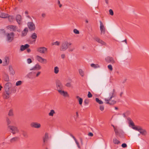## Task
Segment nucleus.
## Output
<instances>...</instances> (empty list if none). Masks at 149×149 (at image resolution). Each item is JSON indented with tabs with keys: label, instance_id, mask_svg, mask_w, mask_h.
I'll return each mask as SVG.
<instances>
[{
	"label": "nucleus",
	"instance_id": "f257e3e1",
	"mask_svg": "<svg viewBox=\"0 0 149 149\" xmlns=\"http://www.w3.org/2000/svg\"><path fill=\"white\" fill-rule=\"evenodd\" d=\"M115 92V90L113 89L112 91L110 92L109 93L110 97L107 98H105L104 99V100L106 103L110 104H114L116 103V102L114 100H111L112 98L114 96V93Z\"/></svg>",
	"mask_w": 149,
	"mask_h": 149
},
{
	"label": "nucleus",
	"instance_id": "f03ea898",
	"mask_svg": "<svg viewBox=\"0 0 149 149\" xmlns=\"http://www.w3.org/2000/svg\"><path fill=\"white\" fill-rule=\"evenodd\" d=\"M72 45V43L68 42V41H64L61 44L60 47V50L61 51H65L66 50L69 46Z\"/></svg>",
	"mask_w": 149,
	"mask_h": 149
},
{
	"label": "nucleus",
	"instance_id": "7ed1b4c3",
	"mask_svg": "<svg viewBox=\"0 0 149 149\" xmlns=\"http://www.w3.org/2000/svg\"><path fill=\"white\" fill-rule=\"evenodd\" d=\"M8 128L9 131L13 134H15L19 132L18 128L14 125H9L8 126Z\"/></svg>",
	"mask_w": 149,
	"mask_h": 149
},
{
	"label": "nucleus",
	"instance_id": "20e7f679",
	"mask_svg": "<svg viewBox=\"0 0 149 149\" xmlns=\"http://www.w3.org/2000/svg\"><path fill=\"white\" fill-rule=\"evenodd\" d=\"M132 128L134 130H137L139 131L142 135H145L147 134V132L145 130L142 129L140 127H133Z\"/></svg>",
	"mask_w": 149,
	"mask_h": 149
},
{
	"label": "nucleus",
	"instance_id": "39448f33",
	"mask_svg": "<svg viewBox=\"0 0 149 149\" xmlns=\"http://www.w3.org/2000/svg\"><path fill=\"white\" fill-rule=\"evenodd\" d=\"M6 40L9 42L12 41L13 39L14 33H7L6 35Z\"/></svg>",
	"mask_w": 149,
	"mask_h": 149
},
{
	"label": "nucleus",
	"instance_id": "423d86ee",
	"mask_svg": "<svg viewBox=\"0 0 149 149\" xmlns=\"http://www.w3.org/2000/svg\"><path fill=\"white\" fill-rule=\"evenodd\" d=\"M27 25L29 29L31 31H33L35 29V25L32 22H28Z\"/></svg>",
	"mask_w": 149,
	"mask_h": 149
},
{
	"label": "nucleus",
	"instance_id": "0eeeda50",
	"mask_svg": "<svg viewBox=\"0 0 149 149\" xmlns=\"http://www.w3.org/2000/svg\"><path fill=\"white\" fill-rule=\"evenodd\" d=\"M37 51L41 54H45L47 51V49L45 47H40L37 48Z\"/></svg>",
	"mask_w": 149,
	"mask_h": 149
},
{
	"label": "nucleus",
	"instance_id": "6e6552de",
	"mask_svg": "<svg viewBox=\"0 0 149 149\" xmlns=\"http://www.w3.org/2000/svg\"><path fill=\"white\" fill-rule=\"evenodd\" d=\"M30 125L31 127L37 129L40 128L41 127L40 124L36 122H32Z\"/></svg>",
	"mask_w": 149,
	"mask_h": 149
},
{
	"label": "nucleus",
	"instance_id": "1a4fd4ad",
	"mask_svg": "<svg viewBox=\"0 0 149 149\" xmlns=\"http://www.w3.org/2000/svg\"><path fill=\"white\" fill-rule=\"evenodd\" d=\"M56 87L57 89V91L58 90H61L62 89L63 87V86L62 83L60 80H57L56 81Z\"/></svg>",
	"mask_w": 149,
	"mask_h": 149
},
{
	"label": "nucleus",
	"instance_id": "9d476101",
	"mask_svg": "<svg viewBox=\"0 0 149 149\" xmlns=\"http://www.w3.org/2000/svg\"><path fill=\"white\" fill-rule=\"evenodd\" d=\"M36 59L39 62L42 63L43 62L46 63L47 62V60L46 59L42 58V57L37 55L36 56Z\"/></svg>",
	"mask_w": 149,
	"mask_h": 149
},
{
	"label": "nucleus",
	"instance_id": "9b49d317",
	"mask_svg": "<svg viewBox=\"0 0 149 149\" xmlns=\"http://www.w3.org/2000/svg\"><path fill=\"white\" fill-rule=\"evenodd\" d=\"M112 126L113 128L116 135L117 136L119 135L122 130L119 129L117 126H115L113 125H112Z\"/></svg>",
	"mask_w": 149,
	"mask_h": 149
},
{
	"label": "nucleus",
	"instance_id": "f8f14e48",
	"mask_svg": "<svg viewBox=\"0 0 149 149\" xmlns=\"http://www.w3.org/2000/svg\"><path fill=\"white\" fill-rule=\"evenodd\" d=\"M41 68V66L38 63L36 64L33 67L31 68L29 70L30 71L39 70Z\"/></svg>",
	"mask_w": 149,
	"mask_h": 149
},
{
	"label": "nucleus",
	"instance_id": "ddd939ff",
	"mask_svg": "<svg viewBox=\"0 0 149 149\" xmlns=\"http://www.w3.org/2000/svg\"><path fill=\"white\" fill-rule=\"evenodd\" d=\"M58 91L59 93L65 97H68L69 95L67 92L61 90H58Z\"/></svg>",
	"mask_w": 149,
	"mask_h": 149
},
{
	"label": "nucleus",
	"instance_id": "4468645a",
	"mask_svg": "<svg viewBox=\"0 0 149 149\" xmlns=\"http://www.w3.org/2000/svg\"><path fill=\"white\" fill-rule=\"evenodd\" d=\"M22 17L19 15H17L16 17V20L19 25L22 24Z\"/></svg>",
	"mask_w": 149,
	"mask_h": 149
},
{
	"label": "nucleus",
	"instance_id": "2eb2a0df",
	"mask_svg": "<svg viewBox=\"0 0 149 149\" xmlns=\"http://www.w3.org/2000/svg\"><path fill=\"white\" fill-rule=\"evenodd\" d=\"M95 40L101 44L102 45L106 46L107 45L106 43L103 41L102 40L98 38H95Z\"/></svg>",
	"mask_w": 149,
	"mask_h": 149
},
{
	"label": "nucleus",
	"instance_id": "dca6fc26",
	"mask_svg": "<svg viewBox=\"0 0 149 149\" xmlns=\"http://www.w3.org/2000/svg\"><path fill=\"white\" fill-rule=\"evenodd\" d=\"M105 61L108 62L113 63H115V61L111 57L108 56L105 58Z\"/></svg>",
	"mask_w": 149,
	"mask_h": 149
},
{
	"label": "nucleus",
	"instance_id": "f3484780",
	"mask_svg": "<svg viewBox=\"0 0 149 149\" xmlns=\"http://www.w3.org/2000/svg\"><path fill=\"white\" fill-rule=\"evenodd\" d=\"M5 91L6 94L5 95V98H8L9 97V95L11 93V92L10 91V88H5Z\"/></svg>",
	"mask_w": 149,
	"mask_h": 149
},
{
	"label": "nucleus",
	"instance_id": "a211bd4d",
	"mask_svg": "<svg viewBox=\"0 0 149 149\" xmlns=\"http://www.w3.org/2000/svg\"><path fill=\"white\" fill-rule=\"evenodd\" d=\"M8 69L10 74L12 76L14 75L15 74V72L11 65H10L9 66Z\"/></svg>",
	"mask_w": 149,
	"mask_h": 149
},
{
	"label": "nucleus",
	"instance_id": "6ab92c4d",
	"mask_svg": "<svg viewBox=\"0 0 149 149\" xmlns=\"http://www.w3.org/2000/svg\"><path fill=\"white\" fill-rule=\"evenodd\" d=\"M9 62V59L8 58L6 57H5L3 62V64L4 66H6L8 65Z\"/></svg>",
	"mask_w": 149,
	"mask_h": 149
},
{
	"label": "nucleus",
	"instance_id": "aec40b11",
	"mask_svg": "<svg viewBox=\"0 0 149 149\" xmlns=\"http://www.w3.org/2000/svg\"><path fill=\"white\" fill-rule=\"evenodd\" d=\"M29 46V45L26 44L25 45H22L20 47V50L21 51H23L26 49L28 48Z\"/></svg>",
	"mask_w": 149,
	"mask_h": 149
},
{
	"label": "nucleus",
	"instance_id": "412c9836",
	"mask_svg": "<svg viewBox=\"0 0 149 149\" xmlns=\"http://www.w3.org/2000/svg\"><path fill=\"white\" fill-rule=\"evenodd\" d=\"M28 32V29L27 28H25L22 31V36H24L26 35Z\"/></svg>",
	"mask_w": 149,
	"mask_h": 149
},
{
	"label": "nucleus",
	"instance_id": "4be33fe9",
	"mask_svg": "<svg viewBox=\"0 0 149 149\" xmlns=\"http://www.w3.org/2000/svg\"><path fill=\"white\" fill-rule=\"evenodd\" d=\"M59 71V68L58 66H55L54 68V72L55 74H58Z\"/></svg>",
	"mask_w": 149,
	"mask_h": 149
},
{
	"label": "nucleus",
	"instance_id": "5701e85b",
	"mask_svg": "<svg viewBox=\"0 0 149 149\" xmlns=\"http://www.w3.org/2000/svg\"><path fill=\"white\" fill-rule=\"evenodd\" d=\"M127 120L129 121V125L132 126V128L133 127H135L134 123L130 118H128Z\"/></svg>",
	"mask_w": 149,
	"mask_h": 149
},
{
	"label": "nucleus",
	"instance_id": "b1692460",
	"mask_svg": "<svg viewBox=\"0 0 149 149\" xmlns=\"http://www.w3.org/2000/svg\"><path fill=\"white\" fill-rule=\"evenodd\" d=\"M45 136L43 139L44 142H45L47 141L49 138L48 134L47 133H45Z\"/></svg>",
	"mask_w": 149,
	"mask_h": 149
},
{
	"label": "nucleus",
	"instance_id": "393cba45",
	"mask_svg": "<svg viewBox=\"0 0 149 149\" xmlns=\"http://www.w3.org/2000/svg\"><path fill=\"white\" fill-rule=\"evenodd\" d=\"M55 113V112L54 111L53 109H52L50 111V112L49 113L48 115L50 116H53L54 115Z\"/></svg>",
	"mask_w": 149,
	"mask_h": 149
},
{
	"label": "nucleus",
	"instance_id": "a878e982",
	"mask_svg": "<svg viewBox=\"0 0 149 149\" xmlns=\"http://www.w3.org/2000/svg\"><path fill=\"white\" fill-rule=\"evenodd\" d=\"M78 71L81 77H83L84 74V71L81 69H79Z\"/></svg>",
	"mask_w": 149,
	"mask_h": 149
},
{
	"label": "nucleus",
	"instance_id": "bb28decb",
	"mask_svg": "<svg viewBox=\"0 0 149 149\" xmlns=\"http://www.w3.org/2000/svg\"><path fill=\"white\" fill-rule=\"evenodd\" d=\"M99 22L100 23V29H105L104 25L102 21H100Z\"/></svg>",
	"mask_w": 149,
	"mask_h": 149
},
{
	"label": "nucleus",
	"instance_id": "cd10ccee",
	"mask_svg": "<svg viewBox=\"0 0 149 149\" xmlns=\"http://www.w3.org/2000/svg\"><path fill=\"white\" fill-rule=\"evenodd\" d=\"M8 17V14L5 13H2L0 15V17L3 18H5Z\"/></svg>",
	"mask_w": 149,
	"mask_h": 149
},
{
	"label": "nucleus",
	"instance_id": "c85d7f7f",
	"mask_svg": "<svg viewBox=\"0 0 149 149\" xmlns=\"http://www.w3.org/2000/svg\"><path fill=\"white\" fill-rule=\"evenodd\" d=\"M91 66L94 68H99V66L98 64H95L93 63L91 64Z\"/></svg>",
	"mask_w": 149,
	"mask_h": 149
},
{
	"label": "nucleus",
	"instance_id": "c756f323",
	"mask_svg": "<svg viewBox=\"0 0 149 149\" xmlns=\"http://www.w3.org/2000/svg\"><path fill=\"white\" fill-rule=\"evenodd\" d=\"M113 143L115 144H118L120 143V141L116 138H114L113 140Z\"/></svg>",
	"mask_w": 149,
	"mask_h": 149
},
{
	"label": "nucleus",
	"instance_id": "7c9ffc66",
	"mask_svg": "<svg viewBox=\"0 0 149 149\" xmlns=\"http://www.w3.org/2000/svg\"><path fill=\"white\" fill-rule=\"evenodd\" d=\"M31 38L33 39H36L37 38V35L36 33H33L31 36Z\"/></svg>",
	"mask_w": 149,
	"mask_h": 149
},
{
	"label": "nucleus",
	"instance_id": "2f4dec72",
	"mask_svg": "<svg viewBox=\"0 0 149 149\" xmlns=\"http://www.w3.org/2000/svg\"><path fill=\"white\" fill-rule=\"evenodd\" d=\"M95 100L97 102L100 104H103V102L102 101L100 100L97 98H95Z\"/></svg>",
	"mask_w": 149,
	"mask_h": 149
},
{
	"label": "nucleus",
	"instance_id": "473e14b6",
	"mask_svg": "<svg viewBox=\"0 0 149 149\" xmlns=\"http://www.w3.org/2000/svg\"><path fill=\"white\" fill-rule=\"evenodd\" d=\"M8 115L10 116H12L13 115V110L12 109H10L8 113Z\"/></svg>",
	"mask_w": 149,
	"mask_h": 149
},
{
	"label": "nucleus",
	"instance_id": "72a5a7b5",
	"mask_svg": "<svg viewBox=\"0 0 149 149\" xmlns=\"http://www.w3.org/2000/svg\"><path fill=\"white\" fill-rule=\"evenodd\" d=\"M4 80L6 81H9V78L8 76L6 74L4 77Z\"/></svg>",
	"mask_w": 149,
	"mask_h": 149
},
{
	"label": "nucleus",
	"instance_id": "f704fd0d",
	"mask_svg": "<svg viewBox=\"0 0 149 149\" xmlns=\"http://www.w3.org/2000/svg\"><path fill=\"white\" fill-rule=\"evenodd\" d=\"M100 34H104L105 33V29H100Z\"/></svg>",
	"mask_w": 149,
	"mask_h": 149
},
{
	"label": "nucleus",
	"instance_id": "c9c22d12",
	"mask_svg": "<svg viewBox=\"0 0 149 149\" xmlns=\"http://www.w3.org/2000/svg\"><path fill=\"white\" fill-rule=\"evenodd\" d=\"M22 82L21 81H17L15 84V85L16 86H19L21 85L22 84Z\"/></svg>",
	"mask_w": 149,
	"mask_h": 149
},
{
	"label": "nucleus",
	"instance_id": "e433bc0d",
	"mask_svg": "<svg viewBox=\"0 0 149 149\" xmlns=\"http://www.w3.org/2000/svg\"><path fill=\"white\" fill-rule=\"evenodd\" d=\"M11 84L9 83H7L5 86V88H10V86Z\"/></svg>",
	"mask_w": 149,
	"mask_h": 149
},
{
	"label": "nucleus",
	"instance_id": "4c0bfd02",
	"mask_svg": "<svg viewBox=\"0 0 149 149\" xmlns=\"http://www.w3.org/2000/svg\"><path fill=\"white\" fill-rule=\"evenodd\" d=\"M14 19V18L13 16H10L8 17V20L10 22H12Z\"/></svg>",
	"mask_w": 149,
	"mask_h": 149
},
{
	"label": "nucleus",
	"instance_id": "58836bf2",
	"mask_svg": "<svg viewBox=\"0 0 149 149\" xmlns=\"http://www.w3.org/2000/svg\"><path fill=\"white\" fill-rule=\"evenodd\" d=\"M17 140V137H15L11 139L10 140V141L11 142H13L15 141H16Z\"/></svg>",
	"mask_w": 149,
	"mask_h": 149
},
{
	"label": "nucleus",
	"instance_id": "ea45409f",
	"mask_svg": "<svg viewBox=\"0 0 149 149\" xmlns=\"http://www.w3.org/2000/svg\"><path fill=\"white\" fill-rule=\"evenodd\" d=\"M60 43L58 41H56L52 43V45H56L58 46L59 45Z\"/></svg>",
	"mask_w": 149,
	"mask_h": 149
},
{
	"label": "nucleus",
	"instance_id": "a19ab883",
	"mask_svg": "<svg viewBox=\"0 0 149 149\" xmlns=\"http://www.w3.org/2000/svg\"><path fill=\"white\" fill-rule=\"evenodd\" d=\"M65 86L68 87H70L71 86V82H67L65 84Z\"/></svg>",
	"mask_w": 149,
	"mask_h": 149
},
{
	"label": "nucleus",
	"instance_id": "79ce46f5",
	"mask_svg": "<svg viewBox=\"0 0 149 149\" xmlns=\"http://www.w3.org/2000/svg\"><path fill=\"white\" fill-rule=\"evenodd\" d=\"M6 122L7 123V125H10L11 123V121L8 118H7L6 119Z\"/></svg>",
	"mask_w": 149,
	"mask_h": 149
},
{
	"label": "nucleus",
	"instance_id": "37998d69",
	"mask_svg": "<svg viewBox=\"0 0 149 149\" xmlns=\"http://www.w3.org/2000/svg\"><path fill=\"white\" fill-rule=\"evenodd\" d=\"M78 101L79 102V104L80 105H81L82 104V102H83V100L81 98L78 100Z\"/></svg>",
	"mask_w": 149,
	"mask_h": 149
},
{
	"label": "nucleus",
	"instance_id": "c03bdc74",
	"mask_svg": "<svg viewBox=\"0 0 149 149\" xmlns=\"http://www.w3.org/2000/svg\"><path fill=\"white\" fill-rule=\"evenodd\" d=\"M27 62L28 64H30L32 62V61L31 58H29L27 59Z\"/></svg>",
	"mask_w": 149,
	"mask_h": 149
},
{
	"label": "nucleus",
	"instance_id": "a18cd8bd",
	"mask_svg": "<svg viewBox=\"0 0 149 149\" xmlns=\"http://www.w3.org/2000/svg\"><path fill=\"white\" fill-rule=\"evenodd\" d=\"M74 32L76 34H79V31L76 29H74L73 30Z\"/></svg>",
	"mask_w": 149,
	"mask_h": 149
},
{
	"label": "nucleus",
	"instance_id": "49530a36",
	"mask_svg": "<svg viewBox=\"0 0 149 149\" xmlns=\"http://www.w3.org/2000/svg\"><path fill=\"white\" fill-rule=\"evenodd\" d=\"M9 28L11 29V30H14L16 29V26H10Z\"/></svg>",
	"mask_w": 149,
	"mask_h": 149
},
{
	"label": "nucleus",
	"instance_id": "de8ad7c7",
	"mask_svg": "<svg viewBox=\"0 0 149 149\" xmlns=\"http://www.w3.org/2000/svg\"><path fill=\"white\" fill-rule=\"evenodd\" d=\"M109 14L111 15H113V12L112 9H110L109 10Z\"/></svg>",
	"mask_w": 149,
	"mask_h": 149
},
{
	"label": "nucleus",
	"instance_id": "09e8293b",
	"mask_svg": "<svg viewBox=\"0 0 149 149\" xmlns=\"http://www.w3.org/2000/svg\"><path fill=\"white\" fill-rule=\"evenodd\" d=\"M100 109L101 111H103L104 109V106L103 105H100Z\"/></svg>",
	"mask_w": 149,
	"mask_h": 149
},
{
	"label": "nucleus",
	"instance_id": "8fccbe9b",
	"mask_svg": "<svg viewBox=\"0 0 149 149\" xmlns=\"http://www.w3.org/2000/svg\"><path fill=\"white\" fill-rule=\"evenodd\" d=\"M108 68L111 71H112L113 70V68L112 65H109L108 66Z\"/></svg>",
	"mask_w": 149,
	"mask_h": 149
},
{
	"label": "nucleus",
	"instance_id": "3c124183",
	"mask_svg": "<svg viewBox=\"0 0 149 149\" xmlns=\"http://www.w3.org/2000/svg\"><path fill=\"white\" fill-rule=\"evenodd\" d=\"M88 98H91L92 97V95L91 92L89 91L88 92Z\"/></svg>",
	"mask_w": 149,
	"mask_h": 149
},
{
	"label": "nucleus",
	"instance_id": "603ef678",
	"mask_svg": "<svg viewBox=\"0 0 149 149\" xmlns=\"http://www.w3.org/2000/svg\"><path fill=\"white\" fill-rule=\"evenodd\" d=\"M75 143H76V144H77L78 147L79 148H80L81 147L79 146V143L77 141V140H75Z\"/></svg>",
	"mask_w": 149,
	"mask_h": 149
},
{
	"label": "nucleus",
	"instance_id": "864d4df0",
	"mask_svg": "<svg viewBox=\"0 0 149 149\" xmlns=\"http://www.w3.org/2000/svg\"><path fill=\"white\" fill-rule=\"evenodd\" d=\"M121 146L122 147H123V148H126L127 147V145L126 143H124L122 144Z\"/></svg>",
	"mask_w": 149,
	"mask_h": 149
},
{
	"label": "nucleus",
	"instance_id": "5fc2aeb1",
	"mask_svg": "<svg viewBox=\"0 0 149 149\" xmlns=\"http://www.w3.org/2000/svg\"><path fill=\"white\" fill-rule=\"evenodd\" d=\"M22 135L25 137H27V135L26 132H23L22 134Z\"/></svg>",
	"mask_w": 149,
	"mask_h": 149
},
{
	"label": "nucleus",
	"instance_id": "6e6d98bb",
	"mask_svg": "<svg viewBox=\"0 0 149 149\" xmlns=\"http://www.w3.org/2000/svg\"><path fill=\"white\" fill-rule=\"evenodd\" d=\"M58 3L59 5V7L61 8L62 5L60 3V1L59 0L58 1Z\"/></svg>",
	"mask_w": 149,
	"mask_h": 149
},
{
	"label": "nucleus",
	"instance_id": "4d7b16f0",
	"mask_svg": "<svg viewBox=\"0 0 149 149\" xmlns=\"http://www.w3.org/2000/svg\"><path fill=\"white\" fill-rule=\"evenodd\" d=\"M88 135L89 136H93V134L91 132H90L88 134Z\"/></svg>",
	"mask_w": 149,
	"mask_h": 149
},
{
	"label": "nucleus",
	"instance_id": "13d9d810",
	"mask_svg": "<svg viewBox=\"0 0 149 149\" xmlns=\"http://www.w3.org/2000/svg\"><path fill=\"white\" fill-rule=\"evenodd\" d=\"M40 73H41L40 72H39V71L36 74V77H38L40 74Z\"/></svg>",
	"mask_w": 149,
	"mask_h": 149
},
{
	"label": "nucleus",
	"instance_id": "bf43d9fd",
	"mask_svg": "<svg viewBox=\"0 0 149 149\" xmlns=\"http://www.w3.org/2000/svg\"><path fill=\"white\" fill-rule=\"evenodd\" d=\"M61 56L63 59H64L65 58V55L64 54H63L61 55Z\"/></svg>",
	"mask_w": 149,
	"mask_h": 149
},
{
	"label": "nucleus",
	"instance_id": "052dcab7",
	"mask_svg": "<svg viewBox=\"0 0 149 149\" xmlns=\"http://www.w3.org/2000/svg\"><path fill=\"white\" fill-rule=\"evenodd\" d=\"M76 117H74V119H76L77 118H78L79 116V114L78 113V112H76Z\"/></svg>",
	"mask_w": 149,
	"mask_h": 149
},
{
	"label": "nucleus",
	"instance_id": "680f3d73",
	"mask_svg": "<svg viewBox=\"0 0 149 149\" xmlns=\"http://www.w3.org/2000/svg\"><path fill=\"white\" fill-rule=\"evenodd\" d=\"M126 112H124L122 114V116L123 117L125 118L126 117Z\"/></svg>",
	"mask_w": 149,
	"mask_h": 149
},
{
	"label": "nucleus",
	"instance_id": "e2e57ef3",
	"mask_svg": "<svg viewBox=\"0 0 149 149\" xmlns=\"http://www.w3.org/2000/svg\"><path fill=\"white\" fill-rule=\"evenodd\" d=\"M84 103H85V104H88V101L87 100H85L84 101Z\"/></svg>",
	"mask_w": 149,
	"mask_h": 149
},
{
	"label": "nucleus",
	"instance_id": "0e129e2a",
	"mask_svg": "<svg viewBox=\"0 0 149 149\" xmlns=\"http://www.w3.org/2000/svg\"><path fill=\"white\" fill-rule=\"evenodd\" d=\"M106 3L107 4H109V0H104Z\"/></svg>",
	"mask_w": 149,
	"mask_h": 149
},
{
	"label": "nucleus",
	"instance_id": "69168bd1",
	"mask_svg": "<svg viewBox=\"0 0 149 149\" xmlns=\"http://www.w3.org/2000/svg\"><path fill=\"white\" fill-rule=\"evenodd\" d=\"M45 15H46L45 13H42V16L43 17H45Z\"/></svg>",
	"mask_w": 149,
	"mask_h": 149
},
{
	"label": "nucleus",
	"instance_id": "338daca9",
	"mask_svg": "<svg viewBox=\"0 0 149 149\" xmlns=\"http://www.w3.org/2000/svg\"><path fill=\"white\" fill-rule=\"evenodd\" d=\"M76 98L78 99V100L79 99V98H81V97H80L79 96H76Z\"/></svg>",
	"mask_w": 149,
	"mask_h": 149
},
{
	"label": "nucleus",
	"instance_id": "774afa93",
	"mask_svg": "<svg viewBox=\"0 0 149 149\" xmlns=\"http://www.w3.org/2000/svg\"><path fill=\"white\" fill-rule=\"evenodd\" d=\"M72 137L74 139V141H75V140H76V139H75V138L74 137V136L72 135Z\"/></svg>",
	"mask_w": 149,
	"mask_h": 149
}]
</instances>
